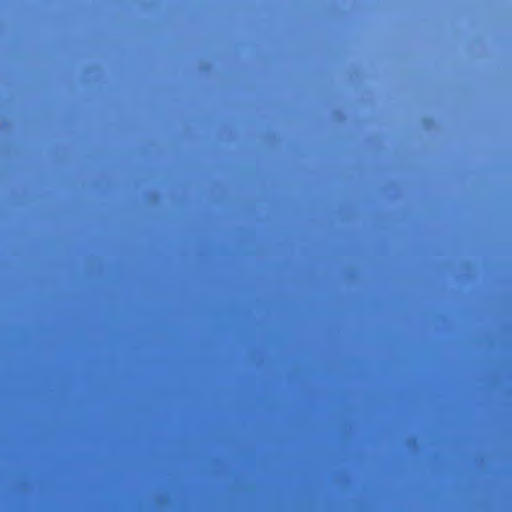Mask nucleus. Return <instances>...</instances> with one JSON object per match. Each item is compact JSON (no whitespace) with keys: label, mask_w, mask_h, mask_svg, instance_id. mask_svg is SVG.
Segmentation results:
<instances>
[{"label":"nucleus","mask_w":512,"mask_h":512,"mask_svg":"<svg viewBox=\"0 0 512 512\" xmlns=\"http://www.w3.org/2000/svg\"><path fill=\"white\" fill-rule=\"evenodd\" d=\"M147 196H159L160 194H156V193H153V194H146Z\"/></svg>","instance_id":"obj_1"},{"label":"nucleus","mask_w":512,"mask_h":512,"mask_svg":"<svg viewBox=\"0 0 512 512\" xmlns=\"http://www.w3.org/2000/svg\"><path fill=\"white\" fill-rule=\"evenodd\" d=\"M22 195H23V196H26L27 194H26V193H23Z\"/></svg>","instance_id":"obj_2"},{"label":"nucleus","mask_w":512,"mask_h":512,"mask_svg":"<svg viewBox=\"0 0 512 512\" xmlns=\"http://www.w3.org/2000/svg\"><path fill=\"white\" fill-rule=\"evenodd\" d=\"M182 195H183V196H186L187 194H186V193H183Z\"/></svg>","instance_id":"obj_3"},{"label":"nucleus","mask_w":512,"mask_h":512,"mask_svg":"<svg viewBox=\"0 0 512 512\" xmlns=\"http://www.w3.org/2000/svg\"><path fill=\"white\" fill-rule=\"evenodd\" d=\"M219 195H220V196H223L224 194H223V193H220Z\"/></svg>","instance_id":"obj_4"},{"label":"nucleus","mask_w":512,"mask_h":512,"mask_svg":"<svg viewBox=\"0 0 512 512\" xmlns=\"http://www.w3.org/2000/svg\"><path fill=\"white\" fill-rule=\"evenodd\" d=\"M324 195H325V196H328L329 194H328V193H325Z\"/></svg>","instance_id":"obj_5"},{"label":"nucleus","mask_w":512,"mask_h":512,"mask_svg":"<svg viewBox=\"0 0 512 512\" xmlns=\"http://www.w3.org/2000/svg\"><path fill=\"white\" fill-rule=\"evenodd\" d=\"M365 195H366V196H369L370 194H369V193H366Z\"/></svg>","instance_id":"obj_6"},{"label":"nucleus","mask_w":512,"mask_h":512,"mask_svg":"<svg viewBox=\"0 0 512 512\" xmlns=\"http://www.w3.org/2000/svg\"><path fill=\"white\" fill-rule=\"evenodd\" d=\"M394 195H395V196H398L399 194H398V193H395Z\"/></svg>","instance_id":"obj_7"}]
</instances>
